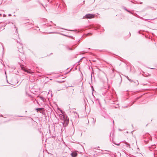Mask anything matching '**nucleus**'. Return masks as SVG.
<instances>
[{
	"label": "nucleus",
	"instance_id": "obj_4",
	"mask_svg": "<svg viewBox=\"0 0 157 157\" xmlns=\"http://www.w3.org/2000/svg\"><path fill=\"white\" fill-rule=\"evenodd\" d=\"M36 110L37 112H40V113H43L44 110V108H38L36 109Z\"/></svg>",
	"mask_w": 157,
	"mask_h": 157
},
{
	"label": "nucleus",
	"instance_id": "obj_10",
	"mask_svg": "<svg viewBox=\"0 0 157 157\" xmlns=\"http://www.w3.org/2000/svg\"><path fill=\"white\" fill-rule=\"evenodd\" d=\"M120 143H121V142H120V143H117H117H114L115 144V145H117V146H119V145H120Z\"/></svg>",
	"mask_w": 157,
	"mask_h": 157
},
{
	"label": "nucleus",
	"instance_id": "obj_12",
	"mask_svg": "<svg viewBox=\"0 0 157 157\" xmlns=\"http://www.w3.org/2000/svg\"><path fill=\"white\" fill-rule=\"evenodd\" d=\"M124 9L126 10L127 11V12H130V11H128V10H127V9H126V8H125Z\"/></svg>",
	"mask_w": 157,
	"mask_h": 157
},
{
	"label": "nucleus",
	"instance_id": "obj_13",
	"mask_svg": "<svg viewBox=\"0 0 157 157\" xmlns=\"http://www.w3.org/2000/svg\"><path fill=\"white\" fill-rule=\"evenodd\" d=\"M126 77L128 79H129V78H128V76H127Z\"/></svg>",
	"mask_w": 157,
	"mask_h": 157
},
{
	"label": "nucleus",
	"instance_id": "obj_3",
	"mask_svg": "<svg viewBox=\"0 0 157 157\" xmlns=\"http://www.w3.org/2000/svg\"><path fill=\"white\" fill-rule=\"evenodd\" d=\"M21 68L23 70L25 71V72H27V73H30V74H32V73H33V72L31 71H30V70H27L26 69H25L24 68V66H23V65H21Z\"/></svg>",
	"mask_w": 157,
	"mask_h": 157
},
{
	"label": "nucleus",
	"instance_id": "obj_17",
	"mask_svg": "<svg viewBox=\"0 0 157 157\" xmlns=\"http://www.w3.org/2000/svg\"><path fill=\"white\" fill-rule=\"evenodd\" d=\"M71 31H74V30H71Z\"/></svg>",
	"mask_w": 157,
	"mask_h": 157
},
{
	"label": "nucleus",
	"instance_id": "obj_6",
	"mask_svg": "<svg viewBox=\"0 0 157 157\" xmlns=\"http://www.w3.org/2000/svg\"><path fill=\"white\" fill-rule=\"evenodd\" d=\"M124 144L123 145L124 146H125L127 148H130V145L129 144H128L126 142H125L124 143Z\"/></svg>",
	"mask_w": 157,
	"mask_h": 157
},
{
	"label": "nucleus",
	"instance_id": "obj_1",
	"mask_svg": "<svg viewBox=\"0 0 157 157\" xmlns=\"http://www.w3.org/2000/svg\"><path fill=\"white\" fill-rule=\"evenodd\" d=\"M59 117L61 120L63 121V126L65 127L67 126L69 122V119L67 116L62 113L59 115Z\"/></svg>",
	"mask_w": 157,
	"mask_h": 157
},
{
	"label": "nucleus",
	"instance_id": "obj_7",
	"mask_svg": "<svg viewBox=\"0 0 157 157\" xmlns=\"http://www.w3.org/2000/svg\"><path fill=\"white\" fill-rule=\"evenodd\" d=\"M71 155L72 157H76L77 155V154L76 152H73L71 153Z\"/></svg>",
	"mask_w": 157,
	"mask_h": 157
},
{
	"label": "nucleus",
	"instance_id": "obj_14",
	"mask_svg": "<svg viewBox=\"0 0 157 157\" xmlns=\"http://www.w3.org/2000/svg\"><path fill=\"white\" fill-rule=\"evenodd\" d=\"M11 16V15L10 14H9V16Z\"/></svg>",
	"mask_w": 157,
	"mask_h": 157
},
{
	"label": "nucleus",
	"instance_id": "obj_16",
	"mask_svg": "<svg viewBox=\"0 0 157 157\" xmlns=\"http://www.w3.org/2000/svg\"><path fill=\"white\" fill-rule=\"evenodd\" d=\"M113 121V124H114V121Z\"/></svg>",
	"mask_w": 157,
	"mask_h": 157
},
{
	"label": "nucleus",
	"instance_id": "obj_2",
	"mask_svg": "<svg viewBox=\"0 0 157 157\" xmlns=\"http://www.w3.org/2000/svg\"><path fill=\"white\" fill-rule=\"evenodd\" d=\"M17 48H18V51L21 52V50L23 48L22 44L20 43L19 42L18 43L17 42Z\"/></svg>",
	"mask_w": 157,
	"mask_h": 157
},
{
	"label": "nucleus",
	"instance_id": "obj_5",
	"mask_svg": "<svg viewBox=\"0 0 157 157\" xmlns=\"http://www.w3.org/2000/svg\"><path fill=\"white\" fill-rule=\"evenodd\" d=\"M94 16L92 14H87L85 15V17L87 18H94Z\"/></svg>",
	"mask_w": 157,
	"mask_h": 157
},
{
	"label": "nucleus",
	"instance_id": "obj_9",
	"mask_svg": "<svg viewBox=\"0 0 157 157\" xmlns=\"http://www.w3.org/2000/svg\"><path fill=\"white\" fill-rule=\"evenodd\" d=\"M70 130H71L73 131V132H72V133L71 134L72 135H73V134L74 133V132H75L74 128H71Z\"/></svg>",
	"mask_w": 157,
	"mask_h": 157
},
{
	"label": "nucleus",
	"instance_id": "obj_15",
	"mask_svg": "<svg viewBox=\"0 0 157 157\" xmlns=\"http://www.w3.org/2000/svg\"><path fill=\"white\" fill-rule=\"evenodd\" d=\"M2 16V14L1 13L0 14V16Z\"/></svg>",
	"mask_w": 157,
	"mask_h": 157
},
{
	"label": "nucleus",
	"instance_id": "obj_11",
	"mask_svg": "<svg viewBox=\"0 0 157 157\" xmlns=\"http://www.w3.org/2000/svg\"><path fill=\"white\" fill-rule=\"evenodd\" d=\"M128 80L131 82H132V80L130 78L128 79Z\"/></svg>",
	"mask_w": 157,
	"mask_h": 157
},
{
	"label": "nucleus",
	"instance_id": "obj_8",
	"mask_svg": "<svg viewBox=\"0 0 157 157\" xmlns=\"http://www.w3.org/2000/svg\"><path fill=\"white\" fill-rule=\"evenodd\" d=\"M38 97L42 101H44V98L43 97L40 96V97Z\"/></svg>",
	"mask_w": 157,
	"mask_h": 157
}]
</instances>
